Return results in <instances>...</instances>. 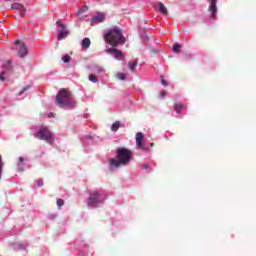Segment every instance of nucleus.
Instances as JSON below:
<instances>
[{"label":"nucleus","mask_w":256,"mask_h":256,"mask_svg":"<svg viewBox=\"0 0 256 256\" xmlns=\"http://www.w3.org/2000/svg\"><path fill=\"white\" fill-rule=\"evenodd\" d=\"M133 161V152L127 148H118L116 150V159L111 158L109 163L111 167H115V169H119V167H123Z\"/></svg>","instance_id":"obj_1"},{"label":"nucleus","mask_w":256,"mask_h":256,"mask_svg":"<svg viewBox=\"0 0 256 256\" xmlns=\"http://www.w3.org/2000/svg\"><path fill=\"white\" fill-rule=\"evenodd\" d=\"M56 105L61 108L69 107V109H73L77 107V102H75L73 94L68 89L62 88L56 95Z\"/></svg>","instance_id":"obj_2"},{"label":"nucleus","mask_w":256,"mask_h":256,"mask_svg":"<svg viewBox=\"0 0 256 256\" xmlns=\"http://www.w3.org/2000/svg\"><path fill=\"white\" fill-rule=\"evenodd\" d=\"M104 41L108 43V45H111V47H119V45L125 43L126 38L123 36V32L119 27L115 26L104 34Z\"/></svg>","instance_id":"obj_3"},{"label":"nucleus","mask_w":256,"mask_h":256,"mask_svg":"<svg viewBox=\"0 0 256 256\" xmlns=\"http://www.w3.org/2000/svg\"><path fill=\"white\" fill-rule=\"evenodd\" d=\"M34 137L39 139V141H46V143H49L50 145L55 141L53 132H51L47 126H41L39 131L34 133Z\"/></svg>","instance_id":"obj_4"},{"label":"nucleus","mask_w":256,"mask_h":256,"mask_svg":"<svg viewBox=\"0 0 256 256\" xmlns=\"http://www.w3.org/2000/svg\"><path fill=\"white\" fill-rule=\"evenodd\" d=\"M103 203V199L101 198V193L97 190H93L90 192V196L88 198V205L90 207H95V205H99Z\"/></svg>","instance_id":"obj_5"},{"label":"nucleus","mask_w":256,"mask_h":256,"mask_svg":"<svg viewBox=\"0 0 256 256\" xmlns=\"http://www.w3.org/2000/svg\"><path fill=\"white\" fill-rule=\"evenodd\" d=\"M57 25L59 27V33H58V41H63L66 37L69 35V30L65 27V24L61 23V20H58Z\"/></svg>","instance_id":"obj_6"},{"label":"nucleus","mask_w":256,"mask_h":256,"mask_svg":"<svg viewBox=\"0 0 256 256\" xmlns=\"http://www.w3.org/2000/svg\"><path fill=\"white\" fill-rule=\"evenodd\" d=\"M15 45H16V51H18L19 57H25V55H27L28 53L27 46L23 42H21V40H16Z\"/></svg>","instance_id":"obj_7"},{"label":"nucleus","mask_w":256,"mask_h":256,"mask_svg":"<svg viewBox=\"0 0 256 256\" xmlns=\"http://www.w3.org/2000/svg\"><path fill=\"white\" fill-rule=\"evenodd\" d=\"M105 52L110 55H113L115 57V59H117L118 61H121L124 57L123 52L117 48H108L105 50Z\"/></svg>","instance_id":"obj_8"},{"label":"nucleus","mask_w":256,"mask_h":256,"mask_svg":"<svg viewBox=\"0 0 256 256\" xmlns=\"http://www.w3.org/2000/svg\"><path fill=\"white\" fill-rule=\"evenodd\" d=\"M2 71V74L0 75V81H5V75H8V73H13V66L11 65V61H8L6 64H4Z\"/></svg>","instance_id":"obj_9"},{"label":"nucleus","mask_w":256,"mask_h":256,"mask_svg":"<svg viewBox=\"0 0 256 256\" xmlns=\"http://www.w3.org/2000/svg\"><path fill=\"white\" fill-rule=\"evenodd\" d=\"M210 6L208 11H211V19H215L217 17V0H209Z\"/></svg>","instance_id":"obj_10"},{"label":"nucleus","mask_w":256,"mask_h":256,"mask_svg":"<svg viewBox=\"0 0 256 256\" xmlns=\"http://www.w3.org/2000/svg\"><path fill=\"white\" fill-rule=\"evenodd\" d=\"M11 9H14L15 11H19V14L21 17H23V15H25V13H27V8L25 6H23V4H21V3H13L11 5Z\"/></svg>","instance_id":"obj_11"},{"label":"nucleus","mask_w":256,"mask_h":256,"mask_svg":"<svg viewBox=\"0 0 256 256\" xmlns=\"http://www.w3.org/2000/svg\"><path fill=\"white\" fill-rule=\"evenodd\" d=\"M103 21H105V14L98 12L97 15L91 18L90 23L93 26L97 23H103Z\"/></svg>","instance_id":"obj_12"},{"label":"nucleus","mask_w":256,"mask_h":256,"mask_svg":"<svg viewBox=\"0 0 256 256\" xmlns=\"http://www.w3.org/2000/svg\"><path fill=\"white\" fill-rule=\"evenodd\" d=\"M144 135L141 132H137L136 133V145L138 147V149H147L143 146V139H144Z\"/></svg>","instance_id":"obj_13"},{"label":"nucleus","mask_w":256,"mask_h":256,"mask_svg":"<svg viewBox=\"0 0 256 256\" xmlns=\"http://www.w3.org/2000/svg\"><path fill=\"white\" fill-rule=\"evenodd\" d=\"M158 11L162 15H169V11L167 10V7L165 6V4H163V2H158Z\"/></svg>","instance_id":"obj_14"},{"label":"nucleus","mask_w":256,"mask_h":256,"mask_svg":"<svg viewBox=\"0 0 256 256\" xmlns=\"http://www.w3.org/2000/svg\"><path fill=\"white\" fill-rule=\"evenodd\" d=\"M87 11H89V7L87 6H83L82 8H80L78 10V12L76 13L77 17H79V19H83V14L87 13Z\"/></svg>","instance_id":"obj_15"},{"label":"nucleus","mask_w":256,"mask_h":256,"mask_svg":"<svg viewBox=\"0 0 256 256\" xmlns=\"http://www.w3.org/2000/svg\"><path fill=\"white\" fill-rule=\"evenodd\" d=\"M137 65H139V60H134L133 62L128 63V69L132 71V73H135V69L137 68Z\"/></svg>","instance_id":"obj_16"},{"label":"nucleus","mask_w":256,"mask_h":256,"mask_svg":"<svg viewBox=\"0 0 256 256\" xmlns=\"http://www.w3.org/2000/svg\"><path fill=\"white\" fill-rule=\"evenodd\" d=\"M82 49H89L91 47V40L89 38H84L81 43Z\"/></svg>","instance_id":"obj_17"},{"label":"nucleus","mask_w":256,"mask_h":256,"mask_svg":"<svg viewBox=\"0 0 256 256\" xmlns=\"http://www.w3.org/2000/svg\"><path fill=\"white\" fill-rule=\"evenodd\" d=\"M120 127H123V125L121 124L120 121H116L112 124L111 126V131L115 132V131H119Z\"/></svg>","instance_id":"obj_18"},{"label":"nucleus","mask_w":256,"mask_h":256,"mask_svg":"<svg viewBox=\"0 0 256 256\" xmlns=\"http://www.w3.org/2000/svg\"><path fill=\"white\" fill-rule=\"evenodd\" d=\"M182 109H183V103L174 104V111H176V113H181Z\"/></svg>","instance_id":"obj_19"},{"label":"nucleus","mask_w":256,"mask_h":256,"mask_svg":"<svg viewBox=\"0 0 256 256\" xmlns=\"http://www.w3.org/2000/svg\"><path fill=\"white\" fill-rule=\"evenodd\" d=\"M174 53H181V44H174L172 47Z\"/></svg>","instance_id":"obj_20"},{"label":"nucleus","mask_w":256,"mask_h":256,"mask_svg":"<svg viewBox=\"0 0 256 256\" xmlns=\"http://www.w3.org/2000/svg\"><path fill=\"white\" fill-rule=\"evenodd\" d=\"M62 61L63 63H71V56H69L68 54L64 55L62 57Z\"/></svg>","instance_id":"obj_21"},{"label":"nucleus","mask_w":256,"mask_h":256,"mask_svg":"<svg viewBox=\"0 0 256 256\" xmlns=\"http://www.w3.org/2000/svg\"><path fill=\"white\" fill-rule=\"evenodd\" d=\"M63 205H65V200L61 198L57 199V206L59 207V209H61Z\"/></svg>","instance_id":"obj_22"},{"label":"nucleus","mask_w":256,"mask_h":256,"mask_svg":"<svg viewBox=\"0 0 256 256\" xmlns=\"http://www.w3.org/2000/svg\"><path fill=\"white\" fill-rule=\"evenodd\" d=\"M89 81H91L92 83H97V76H95V74H90Z\"/></svg>","instance_id":"obj_23"},{"label":"nucleus","mask_w":256,"mask_h":256,"mask_svg":"<svg viewBox=\"0 0 256 256\" xmlns=\"http://www.w3.org/2000/svg\"><path fill=\"white\" fill-rule=\"evenodd\" d=\"M2 173H3V161H2V157L0 155V178H1Z\"/></svg>","instance_id":"obj_24"},{"label":"nucleus","mask_w":256,"mask_h":256,"mask_svg":"<svg viewBox=\"0 0 256 256\" xmlns=\"http://www.w3.org/2000/svg\"><path fill=\"white\" fill-rule=\"evenodd\" d=\"M25 91H29V86H28V87L23 88V90H22V91H20L17 95H18V96H21V95H23V93H25Z\"/></svg>","instance_id":"obj_25"},{"label":"nucleus","mask_w":256,"mask_h":256,"mask_svg":"<svg viewBox=\"0 0 256 256\" xmlns=\"http://www.w3.org/2000/svg\"><path fill=\"white\" fill-rule=\"evenodd\" d=\"M118 79H120L121 81H125V74L123 73L118 74Z\"/></svg>","instance_id":"obj_26"},{"label":"nucleus","mask_w":256,"mask_h":256,"mask_svg":"<svg viewBox=\"0 0 256 256\" xmlns=\"http://www.w3.org/2000/svg\"><path fill=\"white\" fill-rule=\"evenodd\" d=\"M160 97H167V91L160 92Z\"/></svg>","instance_id":"obj_27"},{"label":"nucleus","mask_w":256,"mask_h":256,"mask_svg":"<svg viewBox=\"0 0 256 256\" xmlns=\"http://www.w3.org/2000/svg\"><path fill=\"white\" fill-rule=\"evenodd\" d=\"M37 185L38 187H43V180H38Z\"/></svg>","instance_id":"obj_28"},{"label":"nucleus","mask_w":256,"mask_h":256,"mask_svg":"<svg viewBox=\"0 0 256 256\" xmlns=\"http://www.w3.org/2000/svg\"><path fill=\"white\" fill-rule=\"evenodd\" d=\"M142 169H149V165L143 164V165H142Z\"/></svg>","instance_id":"obj_29"},{"label":"nucleus","mask_w":256,"mask_h":256,"mask_svg":"<svg viewBox=\"0 0 256 256\" xmlns=\"http://www.w3.org/2000/svg\"><path fill=\"white\" fill-rule=\"evenodd\" d=\"M162 85H163L164 87H167V81H166V80H162Z\"/></svg>","instance_id":"obj_30"},{"label":"nucleus","mask_w":256,"mask_h":256,"mask_svg":"<svg viewBox=\"0 0 256 256\" xmlns=\"http://www.w3.org/2000/svg\"><path fill=\"white\" fill-rule=\"evenodd\" d=\"M23 249V244L18 245V251H21Z\"/></svg>","instance_id":"obj_31"},{"label":"nucleus","mask_w":256,"mask_h":256,"mask_svg":"<svg viewBox=\"0 0 256 256\" xmlns=\"http://www.w3.org/2000/svg\"><path fill=\"white\" fill-rule=\"evenodd\" d=\"M20 163H23V157L19 158Z\"/></svg>","instance_id":"obj_32"},{"label":"nucleus","mask_w":256,"mask_h":256,"mask_svg":"<svg viewBox=\"0 0 256 256\" xmlns=\"http://www.w3.org/2000/svg\"><path fill=\"white\" fill-rule=\"evenodd\" d=\"M155 146V143H150V147H154Z\"/></svg>","instance_id":"obj_33"}]
</instances>
